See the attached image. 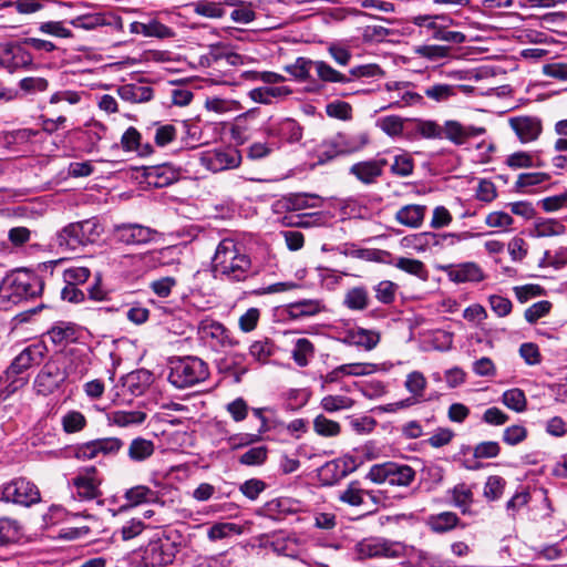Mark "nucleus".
Here are the masks:
<instances>
[{"instance_id": "nucleus-62", "label": "nucleus", "mask_w": 567, "mask_h": 567, "mask_svg": "<svg viewBox=\"0 0 567 567\" xmlns=\"http://www.w3.org/2000/svg\"><path fill=\"white\" fill-rule=\"evenodd\" d=\"M176 127L172 124H156L154 141L159 147L168 145L176 138Z\"/></svg>"}, {"instance_id": "nucleus-8", "label": "nucleus", "mask_w": 567, "mask_h": 567, "mask_svg": "<svg viewBox=\"0 0 567 567\" xmlns=\"http://www.w3.org/2000/svg\"><path fill=\"white\" fill-rule=\"evenodd\" d=\"M198 338L214 350H220L237 344L230 331L220 322L206 318L197 327Z\"/></svg>"}, {"instance_id": "nucleus-20", "label": "nucleus", "mask_w": 567, "mask_h": 567, "mask_svg": "<svg viewBox=\"0 0 567 567\" xmlns=\"http://www.w3.org/2000/svg\"><path fill=\"white\" fill-rule=\"evenodd\" d=\"M122 148L126 152H135L138 156L145 157L154 153L151 143H142V134L134 126H130L121 137Z\"/></svg>"}, {"instance_id": "nucleus-7", "label": "nucleus", "mask_w": 567, "mask_h": 567, "mask_svg": "<svg viewBox=\"0 0 567 567\" xmlns=\"http://www.w3.org/2000/svg\"><path fill=\"white\" fill-rule=\"evenodd\" d=\"M72 373L71 367L62 369L58 361L50 359L37 374L34 388L39 394H52Z\"/></svg>"}, {"instance_id": "nucleus-63", "label": "nucleus", "mask_w": 567, "mask_h": 567, "mask_svg": "<svg viewBox=\"0 0 567 567\" xmlns=\"http://www.w3.org/2000/svg\"><path fill=\"white\" fill-rule=\"evenodd\" d=\"M91 275L86 267H70L63 271L64 282L68 285L78 286L84 284Z\"/></svg>"}, {"instance_id": "nucleus-61", "label": "nucleus", "mask_w": 567, "mask_h": 567, "mask_svg": "<svg viewBox=\"0 0 567 567\" xmlns=\"http://www.w3.org/2000/svg\"><path fill=\"white\" fill-rule=\"evenodd\" d=\"M450 51L451 49L449 47L434 44L421 45L416 49V53L419 55L426 58L431 61H437L440 59L449 56Z\"/></svg>"}, {"instance_id": "nucleus-55", "label": "nucleus", "mask_w": 567, "mask_h": 567, "mask_svg": "<svg viewBox=\"0 0 567 567\" xmlns=\"http://www.w3.org/2000/svg\"><path fill=\"white\" fill-rule=\"evenodd\" d=\"M100 455L115 456L124 446V442L115 436L96 439Z\"/></svg>"}, {"instance_id": "nucleus-18", "label": "nucleus", "mask_w": 567, "mask_h": 567, "mask_svg": "<svg viewBox=\"0 0 567 567\" xmlns=\"http://www.w3.org/2000/svg\"><path fill=\"white\" fill-rule=\"evenodd\" d=\"M155 443L143 436L132 439L126 447V456L133 464H143L155 454Z\"/></svg>"}, {"instance_id": "nucleus-16", "label": "nucleus", "mask_w": 567, "mask_h": 567, "mask_svg": "<svg viewBox=\"0 0 567 567\" xmlns=\"http://www.w3.org/2000/svg\"><path fill=\"white\" fill-rule=\"evenodd\" d=\"M509 125L522 143L535 141L542 133V122L535 116L512 117Z\"/></svg>"}, {"instance_id": "nucleus-30", "label": "nucleus", "mask_w": 567, "mask_h": 567, "mask_svg": "<svg viewBox=\"0 0 567 567\" xmlns=\"http://www.w3.org/2000/svg\"><path fill=\"white\" fill-rule=\"evenodd\" d=\"M425 209L422 205H406L398 210L395 218L404 226L417 228L423 221Z\"/></svg>"}, {"instance_id": "nucleus-40", "label": "nucleus", "mask_w": 567, "mask_h": 567, "mask_svg": "<svg viewBox=\"0 0 567 567\" xmlns=\"http://www.w3.org/2000/svg\"><path fill=\"white\" fill-rule=\"evenodd\" d=\"M453 504L458 507L462 514H472L470 508L473 503V493L465 484L454 486L451 492Z\"/></svg>"}, {"instance_id": "nucleus-11", "label": "nucleus", "mask_w": 567, "mask_h": 567, "mask_svg": "<svg viewBox=\"0 0 567 567\" xmlns=\"http://www.w3.org/2000/svg\"><path fill=\"white\" fill-rule=\"evenodd\" d=\"M360 558H398L401 555V548L388 539L380 537H369L359 542L355 546Z\"/></svg>"}, {"instance_id": "nucleus-17", "label": "nucleus", "mask_w": 567, "mask_h": 567, "mask_svg": "<svg viewBox=\"0 0 567 567\" xmlns=\"http://www.w3.org/2000/svg\"><path fill=\"white\" fill-rule=\"evenodd\" d=\"M485 132V127L463 125L457 121H446L443 126L442 136L457 145H462L466 143L470 137L483 135Z\"/></svg>"}, {"instance_id": "nucleus-59", "label": "nucleus", "mask_w": 567, "mask_h": 567, "mask_svg": "<svg viewBox=\"0 0 567 567\" xmlns=\"http://www.w3.org/2000/svg\"><path fill=\"white\" fill-rule=\"evenodd\" d=\"M62 425L66 433H75L84 429L86 420L81 412L71 411L63 416Z\"/></svg>"}, {"instance_id": "nucleus-36", "label": "nucleus", "mask_w": 567, "mask_h": 567, "mask_svg": "<svg viewBox=\"0 0 567 567\" xmlns=\"http://www.w3.org/2000/svg\"><path fill=\"white\" fill-rule=\"evenodd\" d=\"M463 87L464 86H454L445 83H436L429 87H425L423 91V96H426L427 99L436 103H442L455 96L457 90Z\"/></svg>"}, {"instance_id": "nucleus-51", "label": "nucleus", "mask_w": 567, "mask_h": 567, "mask_svg": "<svg viewBox=\"0 0 567 567\" xmlns=\"http://www.w3.org/2000/svg\"><path fill=\"white\" fill-rule=\"evenodd\" d=\"M537 157L527 152H515L505 159V165L513 171L536 166Z\"/></svg>"}, {"instance_id": "nucleus-13", "label": "nucleus", "mask_w": 567, "mask_h": 567, "mask_svg": "<svg viewBox=\"0 0 567 567\" xmlns=\"http://www.w3.org/2000/svg\"><path fill=\"white\" fill-rule=\"evenodd\" d=\"M155 235L156 230L141 224H120L113 227L115 240L125 245L147 244Z\"/></svg>"}, {"instance_id": "nucleus-53", "label": "nucleus", "mask_w": 567, "mask_h": 567, "mask_svg": "<svg viewBox=\"0 0 567 567\" xmlns=\"http://www.w3.org/2000/svg\"><path fill=\"white\" fill-rule=\"evenodd\" d=\"M391 173L401 176H408L413 173V158L408 153H402L393 157L390 164Z\"/></svg>"}, {"instance_id": "nucleus-21", "label": "nucleus", "mask_w": 567, "mask_h": 567, "mask_svg": "<svg viewBox=\"0 0 567 567\" xmlns=\"http://www.w3.org/2000/svg\"><path fill=\"white\" fill-rule=\"evenodd\" d=\"M369 143V135L365 132L353 135L339 134L333 138V154L354 153L361 151Z\"/></svg>"}, {"instance_id": "nucleus-15", "label": "nucleus", "mask_w": 567, "mask_h": 567, "mask_svg": "<svg viewBox=\"0 0 567 567\" xmlns=\"http://www.w3.org/2000/svg\"><path fill=\"white\" fill-rule=\"evenodd\" d=\"M55 243L62 251H75L89 245L76 221L70 223L58 231Z\"/></svg>"}, {"instance_id": "nucleus-22", "label": "nucleus", "mask_w": 567, "mask_h": 567, "mask_svg": "<svg viewBox=\"0 0 567 567\" xmlns=\"http://www.w3.org/2000/svg\"><path fill=\"white\" fill-rule=\"evenodd\" d=\"M449 278L454 282H480L485 276L482 268L475 262H464L451 267L447 271Z\"/></svg>"}, {"instance_id": "nucleus-34", "label": "nucleus", "mask_w": 567, "mask_h": 567, "mask_svg": "<svg viewBox=\"0 0 567 567\" xmlns=\"http://www.w3.org/2000/svg\"><path fill=\"white\" fill-rule=\"evenodd\" d=\"M136 172V177H176L179 171L168 163L150 165L142 167H132Z\"/></svg>"}, {"instance_id": "nucleus-54", "label": "nucleus", "mask_w": 567, "mask_h": 567, "mask_svg": "<svg viewBox=\"0 0 567 567\" xmlns=\"http://www.w3.org/2000/svg\"><path fill=\"white\" fill-rule=\"evenodd\" d=\"M268 455L266 446H255L240 455L239 463L247 466L261 465Z\"/></svg>"}, {"instance_id": "nucleus-9", "label": "nucleus", "mask_w": 567, "mask_h": 567, "mask_svg": "<svg viewBox=\"0 0 567 567\" xmlns=\"http://www.w3.org/2000/svg\"><path fill=\"white\" fill-rule=\"evenodd\" d=\"M102 477L95 466L80 471L71 481L74 495L81 501H93L102 495Z\"/></svg>"}, {"instance_id": "nucleus-32", "label": "nucleus", "mask_w": 567, "mask_h": 567, "mask_svg": "<svg viewBox=\"0 0 567 567\" xmlns=\"http://www.w3.org/2000/svg\"><path fill=\"white\" fill-rule=\"evenodd\" d=\"M124 498L130 506H137L143 503H154L158 501L157 492L151 489L146 485H136L128 488Z\"/></svg>"}, {"instance_id": "nucleus-64", "label": "nucleus", "mask_w": 567, "mask_h": 567, "mask_svg": "<svg viewBox=\"0 0 567 567\" xmlns=\"http://www.w3.org/2000/svg\"><path fill=\"white\" fill-rule=\"evenodd\" d=\"M539 205L547 213L557 212L560 208L567 207V190L540 199Z\"/></svg>"}, {"instance_id": "nucleus-50", "label": "nucleus", "mask_w": 567, "mask_h": 567, "mask_svg": "<svg viewBox=\"0 0 567 567\" xmlns=\"http://www.w3.org/2000/svg\"><path fill=\"white\" fill-rule=\"evenodd\" d=\"M393 265L400 270L414 275L421 279H425L427 276L424 264L417 259L400 257L393 262Z\"/></svg>"}, {"instance_id": "nucleus-45", "label": "nucleus", "mask_w": 567, "mask_h": 567, "mask_svg": "<svg viewBox=\"0 0 567 567\" xmlns=\"http://www.w3.org/2000/svg\"><path fill=\"white\" fill-rule=\"evenodd\" d=\"M76 224L82 229L83 236L89 245L97 241L104 231L103 225L96 217L76 221Z\"/></svg>"}, {"instance_id": "nucleus-25", "label": "nucleus", "mask_w": 567, "mask_h": 567, "mask_svg": "<svg viewBox=\"0 0 567 567\" xmlns=\"http://www.w3.org/2000/svg\"><path fill=\"white\" fill-rule=\"evenodd\" d=\"M424 236L426 238V244H431L433 246L445 248V247H453L460 241L475 238V237L480 236V234L472 233V231L445 233V234L426 233V234H424Z\"/></svg>"}, {"instance_id": "nucleus-43", "label": "nucleus", "mask_w": 567, "mask_h": 567, "mask_svg": "<svg viewBox=\"0 0 567 567\" xmlns=\"http://www.w3.org/2000/svg\"><path fill=\"white\" fill-rule=\"evenodd\" d=\"M502 402L515 412H524L527 408V400L523 390L514 388L502 395Z\"/></svg>"}, {"instance_id": "nucleus-46", "label": "nucleus", "mask_w": 567, "mask_h": 567, "mask_svg": "<svg viewBox=\"0 0 567 567\" xmlns=\"http://www.w3.org/2000/svg\"><path fill=\"white\" fill-rule=\"evenodd\" d=\"M20 537L19 524L10 518H0V546L14 543Z\"/></svg>"}, {"instance_id": "nucleus-49", "label": "nucleus", "mask_w": 567, "mask_h": 567, "mask_svg": "<svg viewBox=\"0 0 567 567\" xmlns=\"http://www.w3.org/2000/svg\"><path fill=\"white\" fill-rule=\"evenodd\" d=\"M364 497L365 489H362L359 486V482L354 481L351 482L343 492H341L339 499L351 506H360L365 503Z\"/></svg>"}, {"instance_id": "nucleus-4", "label": "nucleus", "mask_w": 567, "mask_h": 567, "mask_svg": "<svg viewBox=\"0 0 567 567\" xmlns=\"http://www.w3.org/2000/svg\"><path fill=\"white\" fill-rule=\"evenodd\" d=\"M315 70L318 78L329 83H349L350 79L346 74L337 71L324 61H312L306 58H298L295 63L289 64L285 70L299 81H306L310 78V71Z\"/></svg>"}, {"instance_id": "nucleus-28", "label": "nucleus", "mask_w": 567, "mask_h": 567, "mask_svg": "<svg viewBox=\"0 0 567 567\" xmlns=\"http://www.w3.org/2000/svg\"><path fill=\"white\" fill-rule=\"evenodd\" d=\"M48 336L55 344H65L74 342L79 338V332L75 324L71 322H58L49 331Z\"/></svg>"}, {"instance_id": "nucleus-56", "label": "nucleus", "mask_w": 567, "mask_h": 567, "mask_svg": "<svg viewBox=\"0 0 567 567\" xmlns=\"http://www.w3.org/2000/svg\"><path fill=\"white\" fill-rule=\"evenodd\" d=\"M19 87L25 94H35L47 91L49 82L41 76H27L20 80Z\"/></svg>"}, {"instance_id": "nucleus-41", "label": "nucleus", "mask_w": 567, "mask_h": 567, "mask_svg": "<svg viewBox=\"0 0 567 567\" xmlns=\"http://www.w3.org/2000/svg\"><path fill=\"white\" fill-rule=\"evenodd\" d=\"M565 231L564 225L555 219L538 218L535 221L533 235L536 237H549L561 235Z\"/></svg>"}, {"instance_id": "nucleus-3", "label": "nucleus", "mask_w": 567, "mask_h": 567, "mask_svg": "<svg viewBox=\"0 0 567 567\" xmlns=\"http://www.w3.org/2000/svg\"><path fill=\"white\" fill-rule=\"evenodd\" d=\"M209 377L207 363L197 357H177L169 361L168 381L177 389H187L206 381Z\"/></svg>"}, {"instance_id": "nucleus-37", "label": "nucleus", "mask_w": 567, "mask_h": 567, "mask_svg": "<svg viewBox=\"0 0 567 567\" xmlns=\"http://www.w3.org/2000/svg\"><path fill=\"white\" fill-rule=\"evenodd\" d=\"M369 293L363 287H354L347 291L343 303L351 310H364L369 307Z\"/></svg>"}, {"instance_id": "nucleus-57", "label": "nucleus", "mask_w": 567, "mask_h": 567, "mask_svg": "<svg viewBox=\"0 0 567 567\" xmlns=\"http://www.w3.org/2000/svg\"><path fill=\"white\" fill-rule=\"evenodd\" d=\"M274 353V344L268 340L254 341L249 347V354L258 362H266Z\"/></svg>"}, {"instance_id": "nucleus-27", "label": "nucleus", "mask_w": 567, "mask_h": 567, "mask_svg": "<svg viewBox=\"0 0 567 567\" xmlns=\"http://www.w3.org/2000/svg\"><path fill=\"white\" fill-rule=\"evenodd\" d=\"M460 523L458 516L453 512H442L427 517L426 524L430 529L437 534L447 533L454 529Z\"/></svg>"}, {"instance_id": "nucleus-14", "label": "nucleus", "mask_w": 567, "mask_h": 567, "mask_svg": "<svg viewBox=\"0 0 567 567\" xmlns=\"http://www.w3.org/2000/svg\"><path fill=\"white\" fill-rule=\"evenodd\" d=\"M1 64L10 72L29 69L33 65V56L24 41L6 45L0 56Z\"/></svg>"}, {"instance_id": "nucleus-1", "label": "nucleus", "mask_w": 567, "mask_h": 567, "mask_svg": "<svg viewBox=\"0 0 567 567\" xmlns=\"http://www.w3.org/2000/svg\"><path fill=\"white\" fill-rule=\"evenodd\" d=\"M43 287L42 278L30 270L18 269L8 274L0 282V309L10 310L40 296Z\"/></svg>"}, {"instance_id": "nucleus-5", "label": "nucleus", "mask_w": 567, "mask_h": 567, "mask_svg": "<svg viewBox=\"0 0 567 567\" xmlns=\"http://www.w3.org/2000/svg\"><path fill=\"white\" fill-rule=\"evenodd\" d=\"M367 477L377 484L406 487L415 480V471L406 464L384 462L371 466Z\"/></svg>"}, {"instance_id": "nucleus-42", "label": "nucleus", "mask_w": 567, "mask_h": 567, "mask_svg": "<svg viewBox=\"0 0 567 567\" xmlns=\"http://www.w3.org/2000/svg\"><path fill=\"white\" fill-rule=\"evenodd\" d=\"M315 432L324 437L338 436L341 432V426L338 422L319 414L313 420Z\"/></svg>"}, {"instance_id": "nucleus-52", "label": "nucleus", "mask_w": 567, "mask_h": 567, "mask_svg": "<svg viewBox=\"0 0 567 567\" xmlns=\"http://www.w3.org/2000/svg\"><path fill=\"white\" fill-rule=\"evenodd\" d=\"M146 419V414L140 411H115L111 415V420L118 426H128L133 424H142Z\"/></svg>"}, {"instance_id": "nucleus-44", "label": "nucleus", "mask_w": 567, "mask_h": 567, "mask_svg": "<svg viewBox=\"0 0 567 567\" xmlns=\"http://www.w3.org/2000/svg\"><path fill=\"white\" fill-rule=\"evenodd\" d=\"M277 135L289 143H297L302 137V127L292 118L279 123Z\"/></svg>"}, {"instance_id": "nucleus-47", "label": "nucleus", "mask_w": 567, "mask_h": 567, "mask_svg": "<svg viewBox=\"0 0 567 567\" xmlns=\"http://www.w3.org/2000/svg\"><path fill=\"white\" fill-rule=\"evenodd\" d=\"M350 338L353 344L362 347L365 350H372L380 341V336L378 332L365 329H359L352 332Z\"/></svg>"}, {"instance_id": "nucleus-58", "label": "nucleus", "mask_w": 567, "mask_h": 567, "mask_svg": "<svg viewBox=\"0 0 567 567\" xmlns=\"http://www.w3.org/2000/svg\"><path fill=\"white\" fill-rule=\"evenodd\" d=\"M404 385L412 395L422 398L426 388V379L421 372L413 371L408 374Z\"/></svg>"}, {"instance_id": "nucleus-29", "label": "nucleus", "mask_w": 567, "mask_h": 567, "mask_svg": "<svg viewBox=\"0 0 567 567\" xmlns=\"http://www.w3.org/2000/svg\"><path fill=\"white\" fill-rule=\"evenodd\" d=\"M244 532L243 526L237 525L235 523H228V522H218L214 523L208 529H207V538L210 542H219L228 539L233 536L241 535Z\"/></svg>"}, {"instance_id": "nucleus-31", "label": "nucleus", "mask_w": 567, "mask_h": 567, "mask_svg": "<svg viewBox=\"0 0 567 567\" xmlns=\"http://www.w3.org/2000/svg\"><path fill=\"white\" fill-rule=\"evenodd\" d=\"M322 198L310 193L291 194L285 198V206L289 210H302L308 207H320Z\"/></svg>"}, {"instance_id": "nucleus-19", "label": "nucleus", "mask_w": 567, "mask_h": 567, "mask_svg": "<svg viewBox=\"0 0 567 567\" xmlns=\"http://www.w3.org/2000/svg\"><path fill=\"white\" fill-rule=\"evenodd\" d=\"M120 97L130 103H145L153 99L154 90L143 81L126 83L117 89Z\"/></svg>"}, {"instance_id": "nucleus-12", "label": "nucleus", "mask_w": 567, "mask_h": 567, "mask_svg": "<svg viewBox=\"0 0 567 567\" xmlns=\"http://www.w3.org/2000/svg\"><path fill=\"white\" fill-rule=\"evenodd\" d=\"M176 551V546L169 538H157L147 544L142 558L146 566L161 567L173 563Z\"/></svg>"}, {"instance_id": "nucleus-39", "label": "nucleus", "mask_w": 567, "mask_h": 567, "mask_svg": "<svg viewBox=\"0 0 567 567\" xmlns=\"http://www.w3.org/2000/svg\"><path fill=\"white\" fill-rule=\"evenodd\" d=\"M355 401L346 395H326L320 401V406L328 413H334L342 410H349Z\"/></svg>"}, {"instance_id": "nucleus-35", "label": "nucleus", "mask_w": 567, "mask_h": 567, "mask_svg": "<svg viewBox=\"0 0 567 567\" xmlns=\"http://www.w3.org/2000/svg\"><path fill=\"white\" fill-rule=\"evenodd\" d=\"M388 165L386 159H373L354 164L350 173L357 177H379L383 174V167Z\"/></svg>"}, {"instance_id": "nucleus-23", "label": "nucleus", "mask_w": 567, "mask_h": 567, "mask_svg": "<svg viewBox=\"0 0 567 567\" xmlns=\"http://www.w3.org/2000/svg\"><path fill=\"white\" fill-rule=\"evenodd\" d=\"M292 93L289 86H261L249 92L254 102L261 104H271L274 101L284 100Z\"/></svg>"}, {"instance_id": "nucleus-60", "label": "nucleus", "mask_w": 567, "mask_h": 567, "mask_svg": "<svg viewBox=\"0 0 567 567\" xmlns=\"http://www.w3.org/2000/svg\"><path fill=\"white\" fill-rule=\"evenodd\" d=\"M527 429L523 425H512L504 430L502 440L504 443L511 446L518 445L524 442L527 437Z\"/></svg>"}, {"instance_id": "nucleus-26", "label": "nucleus", "mask_w": 567, "mask_h": 567, "mask_svg": "<svg viewBox=\"0 0 567 567\" xmlns=\"http://www.w3.org/2000/svg\"><path fill=\"white\" fill-rule=\"evenodd\" d=\"M229 7H233V3L214 0H199L194 3V12L202 17L220 19L227 14Z\"/></svg>"}, {"instance_id": "nucleus-10", "label": "nucleus", "mask_w": 567, "mask_h": 567, "mask_svg": "<svg viewBox=\"0 0 567 567\" xmlns=\"http://www.w3.org/2000/svg\"><path fill=\"white\" fill-rule=\"evenodd\" d=\"M2 498L18 505L29 507L40 502L39 488L25 478H16L6 484L2 489Z\"/></svg>"}, {"instance_id": "nucleus-48", "label": "nucleus", "mask_w": 567, "mask_h": 567, "mask_svg": "<svg viewBox=\"0 0 567 567\" xmlns=\"http://www.w3.org/2000/svg\"><path fill=\"white\" fill-rule=\"evenodd\" d=\"M150 382V373L146 371H134L127 374L124 385L128 388L132 394H142Z\"/></svg>"}, {"instance_id": "nucleus-24", "label": "nucleus", "mask_w": 567, "mask_h": 567, "mask_svg": "<svg viewBox=\"0 0 567 567\" xmlns=\"http://www.w3.org/2000/svg\"><path fill=\"white\" fill-rule=\"evenodd\" d=\"M206 167L213 173H218L227 168L236 167L239 164V156L236 152H216L203 157Z\"/></svg>"}, {"instance_id": "nucleus-6", "label": "nucleus", "mask_w": 567, "mask_h": 567, "mask_svg": "<svg viewBox=\"0 0 567 567\" xmlns=\"http://www.w3.org/2000/svg\"><path fill=\"white\" fill-rule=\"evenodd\" d=\"M415 85L408 81H390L384 84L389 105L385 109H403L424 105V96L415 92Z\"/></svg>"}, {"instance_id": "nucleus-38", "label": "nucleus", "mask_w": 567, "mask_h": 567, "mask_svg": "<svg viewBox=\"0 0 567 567\" xmlns=\"http://www.w3.org/2000/svg\"><path fill=\"white\" fill-rule=\"evenodd\" d=\"M315 357V347L307 338H300L296 341L292 350V359L299 367L308 365L309 361Z\"/></svg>"}, {"instance_id": "nucleus-33", "label": "nucleus", "mask_w": 567, "mask_h": 567, "mask_svg": "<svg viewBox=\"0 0 567 567\" xmlns=\"http://www.w3.org/2000/svg\"><path fill=\"white\" fill-rule=\"evenodd\" d=\"M321 310L320 302L312 299H303L287 306V315L292 319H300L311 317L319 313Z\"/></svg>"}, {"instance_id": "nucleus-2", "label": "nucleus", "mask_w": 567, "mask_h": 567, "mask_svg": "<svg viewBox=\"0 0 567 567\" xmlns=\"http://www.w3.org/2000/svg\"><path fill=\"white\" fill-rule=\"evenodd\" d=\"M250 270V258L240 251L233 239L225 238L218 244L212 261L215 278L231 282L244 281L248 278Z\"/></svg>"}]
</instances>
